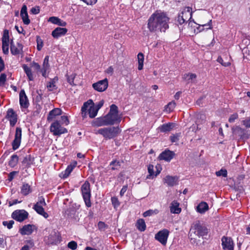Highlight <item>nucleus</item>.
Instances as JSON below:
<instances>
[{"instance_id":"f257e3e1","label":"nucleus","mask_w":250,"mask_h":250,"mask_svg":"<svg viewBox=\"0 0 250 250\" xmlns=\"http://www.w3.org/2000/svg\"><path fill=\"white\" fill-rule=\"evenodd\" d=\"M169 18L165 13L156 11L148 19L147 28L151 32L157 31L165 32L169 27Z\"/></svg>"},{"instance_id":"f03ea898","label":"nucleus","mask_w":250,"mask_h":250,"mask_svg":"<svg viewBox=\"0 0 250 250\" xmlns=\"http://www.w3.org/2000/svg\"><path fill=\"white\" fill-rule=\"evenodd\" d=\"M208 233V229L199 221L193 223L189 232V238L191 244H198L197 238L203 237Z\"/></svg>"},{"instance_id":"7ed1b4c3","label":"nucleus","mask_w":250,"mask_h":250,"mask_svg":"<svg viewBox=\"0 0 250 250\" xmlns=\"http://www.w3.org/2000/svg\"><path fill=\"white\" fill-rule=\"evenodd\" d=\"M98 111L94 107V104L91 99L84 103L81 108V114L83 119L87 117V113L90 118H93L97 115Z\"/></svg>"},{"instance_id":"20e7f679","label":"nucleus","mask_w":250,"mask_h":250,"mask_svg":"<svg viewBox=\"0 0 250 250\" xmlns=\"http://www.w3.org/2000/svg\"><path fill=\"white\" fill-rule=\"evenodd\" d=\"M120 130L118 127H108L100 128L97 130L95 134H99L103 136L106 139H111L117 136Z\"/></svg>"},{"instance_id":"39448f33","label":"nucleus","mask_w":250,"mask_h":250,"mask_svg":"<svg viewBox=\"0 0 250 250\" xmlns=\"http://www.w3.org/2000/svg\"><path fill=\"white\" fill-rule=\"evenodd\" d=\"M191 17L192 9L189 7H187L179 14L177 18V21L180 24H182L185 22L190 21Z\"/></svg>"},{"instance_id":"423d86ee","label":"nucleus","mask_w":250,"mask_h":250,"mask_svg":"<svg viewBox=\"0 0 250 250\" xmlns=\"http://www.w3.org/2000/svg\"><path fill=\"white\" fill-rule=\"evenodd\" d=\"M50 130L55 136H60L67 132V129L62 126L58 121H55L51 125Z\"/></svg>"},{"instance_id":"0eeeda50","label":"nucleus","mask_w":250,"mask_h":250,"mask_svg":"<svg viewBox=\"0 0 250 250\" xmlns=\"http://www.w3.org/2000/svg\"><path fill=\"white\" fill-rule=\"evenodd\" d=\"M169 232L167 229H163L155 234V238L163 245H166L168 237Z\"/></svg>"},{"instance_id":"6e6552de","label":"nucleus","mask_w":250,"mask_h":250,"mask_svg":"<svg viewBox=\"0 0 250 250\" xmlns=\"http://www.w3.org/2000/svg\"><path fill=\"white\" fill-rule=\"evenodd\" d=\"M28 212L24 210H17L14 211L12 214V217L19 222H22L27 218Z\"/></svg>"},{"instance_id":"1a4fd4ad","label":"nucleus","mask_w":250,"mask_h":250,"mask_svg":"<svg viewBox=\"0 0 250 250\" xmlns=\"http://www.w3.org/2000/svg\"><path fill=\"white\" fill-rule=\"evenodd\" d=\"M21 128L20 127H17L16 129L15 138L12 144V148L14 150L17 149L21 145Z\"/></svg>"},{"instance_id":"9d476101","label":"nucleus","mask_w":250,"mask_h":250,"mask_svg":"<svg viewBox=\"0 0 250 250\" xmlns=\"http://www.w3.org/2000/svg\"><path fill=\"white\" fill-rule=\"evenodd\" d=\"M94 89L99 92H103L108 87V81L107 79L99 81L92 85Z\"/></svg>"},{"instance_id":"9b49d317","label":"nucleus","mask_w":250,"mask_h":250,"mask_svg":"<svg viewBox=\"0 0 250 250\" xmlns=\"http://www.w3.org/2000/svg\"><path fill=\"white\" fill-rule=\"evenodd\" d=\"M108 125H113L116 123H119L121 121V117L119 115L113 113H108L104 116Z\"/></svg>"},{"instance_id":"f8f14e48","label":"nucleus","mask_w":250,"mask_h":250,"mask_svg":"<svg viewBox=\"0 0 250 250\" xmlns=\"http://www.w3.org/2000/svg\"><path fill=\"white\" fill-rule=\"evenodd\" d=\"M222 245L224 250H234V243L230 237L223 236L222 238Z\"/></svg>"},{"instance_id":"ddd939ff","label":"nucleus","mask_w":250,"mask_h":250,"mask_svg":"<svg viewBox=\"0 0 250 250\" xmlns=\"http://www.w3.org/2000/svg\"><path fill=\"white\" fill-rule=\"evenodd\" d=\"M6 118L9 121L10 125L14 126L17 122V114L12 108L7 111Z\"/></svg>"},{"instance_id":"4468645a","label":"nucleus","mask_w":250,"mask_h":250,"mask_svg":"<svg viewBox=\"0 0 250 250\" xmlns=\"http://www.w3.org/2000/svg\"><path fill=\"white\" fill-rule=\"evenodd\" d=\"M174 155L175 153L174 152L167 149L160 154L158 158L161 160L169 162L173 158Z\"/></svg>"},{"instance_id":"2eb2a0df","label":"nucleus","mask_w":250,"mask_h":250,"mask_svg":"<svg viewBox=\"0 0 250 250\" xmlns=\"http://www.w3.org/2000/svg\"><path fill=\"white\" fill-rule=\"evenodd\" d=\"M20 104L21 108H27L29 103L27 96L24 90H21L20 93Z\"/></svg>"},{"instance_id":"dca6fc26","label":"nucleus","mask_w":250,"mask_h":250,"mask_svg":"<svg viewBox=\"0 0 250 250\" xmlns=\"http://www.w3.org/2000/svg\"><path fill=\"white\" fill-rule=\"evenodd\" d=\"M165 183L169 187H173L178 184V177L177 176L167 175L164 178Z\"/></svg>"},{"instance_id":"f3484780","label":"nucleus","mask_w":250,"mask_h":250,"mask_svg":"<svg viewBox=\"0 0 250 250\" xmlns=\"http://www.w3.org/2000/svg\"><path fill=\"white\" fill-rule=\"evenodd\" d=\"M22 49V45L21 44L17 42L16 44L12 41L11 42L10 50L11 53L14 55L19 54Z\"/></svg>"},{"instance_id":"a211bd4d","label":"nucleus","mask_w":250,"mask_h":250,"mask_svg":"<svg viewBox=\"0 0 250 250\" xmlns=\"http://www.w3.org/2000/svg\"><path fill=\"white\" fill-rule=\"evenodd\" d=\"M21 16L24 24L28 25L30 22V20L28 18L27 12V7L23 5L21 9Z\"/></svg>"},{"instance_id":"6ab92c4d","label":"nucleus","mask_w":250,"mask_h":250,"mask_svg":"<svg viewBox=\"0 0 250 250\" xmlns=\"http://www.w3.org/2000/svg\"><path fill=\"white\" fill-rule=\"evenodd\" d=\"M67 32L65 28L57 27L52 32V35L54 38H58L64 35Z\"/></svg>"},{"instance_id":"aec40b11","label":"nucleus","mask_w":250,"mask_h":250,"mask_svg":"<svg viewBox=\"0 0 250 250\" xmlns=\"http://www.w3.org/2000/svg\"><path fill=\"white\" fill-rule=\"evenodd\" d=\"M92 125L94 126H101L108 125L105 116L98 118L92 122Z\"/></svg>"},{"instance_id":"412c9836","label":"nucleus","mask_w":250,"mask_h":250,"mask_svg":"<svg viewBox=\"0 0 250 250\" xmlns=\"http://www.w3.org/2000/svg\"><path fill=\"white\" fill-rule=\"evenodd\" d=\"M49 240L51 244H56L61 241V235L58 232L53 231L49 235Z\"/></svg>"},{"instance_id":"4be33fe9","label":"nucleus","mask_w":250,"mask_h":250,"mask_svg":"<svg viewBox=\"0 0 250 250\" xmlns=\"http://www.w3.org/2000/svg\"><path fill=\"white\" fill-rule=\"evenodd\" d=\"M76 164L77 163L75 162L73 164H70L69 166H68L66 169L61 173L60 177L63 179L68 177L70 173L74 169V168L76 167Z\"/></svg>"},{"instance_id":"5701e85b","label":"nucleus","mask_w":250,"mask_h":250,"mask_svg":"<svg viewBox=\"0 0 250 250\" xmlns=\"http://www.w3.org/2000/svg\"><path fill=\"white\" fill-rule=\"evenodd\" d=\"M58 80V77H55L54 78L51 79L50 81L47 83L46 87L48 91H54L57 90L58 87L56 85V83Z\"/></svg>"},{"instance_id":"b1692460","label":"nucleus","mask_w":250,"mask_h":250,"mask_svg":"<svg viewBox=\"0 0 250 250\" xmlns=\"http://www.w3.org/2000/svg\"><path fill=\"white\" fill-rule=\"evenodd\" d=\"M170 210L172 213L179 214L181 211V208H179V203L175 200L173 201L170 206Z\"/></svg>"},{"instance_id":"393cba45","label":"nucleus","mask_w":250,"mask_h":250,"mask_svg":"<svg viewBox=\"0 0 250 250\" xmlns=\"http://www.w3.org/2000/svg\"><path fill=\"white\" fill-rule=\"evenodd\" d=\"M35 226L31 225H24L20 230V233L22 235H30L33 231V228H34Z\"/></svg>"},{"instance_id":"a878e982","label":"nucleus","mask_w":250,"mask_h":250,"mask_svg":"<svg viewBox=\"0 0 250 250\" xmlns=\"http://www.w3.org/2000/svg\"><path fill=\"white\" fill-rule=\"evenodd\" d=\"M205 27L206 29H211L212 28V20H210L208 23L206 24H198V26L196 28V29L194 30V32L197 33L203 31L205 29Z\"/></svg>"},{"instance_id":"bb28decb","label":"nucleus","mask_w":250,"mask_h":250,"mask_svg":"<svg viewBox=\"0 0 250 250\" xmlns=\"http://www.w3.org/2000/svg\"><path fill=\"white\" fill-rule=\"evenodd\" d=\"M62 110L61 109L56 108L51 110L47 117V120L48 121L52 120L56 116L60 115L61 114Z\"/></svg>"},{"instance_id":"cd10ccee","label":"nucleus","mask_w":250,"mask_h":250,"mask_svg":"<svg viewBox=\"0 0 250 250\" xmlns=\"http://www.w3.org/2000/svg\"><path fill=\"white\" fill-rule=\"evenodd\" d=\"M174 125L173 123H168L163 125L159 127V130L162 132H167L171 130L174 127Z\"/></svg>"},{"instance_id":"c85d7f7f","label":"nucleus","mask_w":250,"mask_h":250,"mask_svg":"<svg viewBox=\"0 0 250 250\" xmlns=\"http://www.w3.org/2000/svg\"><path fill=\"white\" fill-rule=\"evenodd\" d=\"M33 159L31 157V155L28 154L26 155L23 158L21 163L25 167H29L33 163Z\"/></svg>"},{"instance_id":"c756f323","label":"nucleus","mask_w":250,"mask_h":250,"mask_svg":"<svg viewBox=\"0 0 250 250\" xmlns=\"http://www.w3.org/2000/svg\"><path fill=\"white\" fill-rule=\"evenodd\" d=\"M33 208L38 213L43 216L45 218H47L48 217V214L45 212L42 206L35 205Z\"/></svg>"},{"instance_id":"7c9ffc66","label":"nucleus","mask_w":250,"mask_h":250,"mask_svg":"<svg viewBox=\"0 0 250 250\" xmlns=\"http://www.w3.org/2000/svg\"><path fill=\"white\" fill-rule=\"evenodd\" d=\"M136 227L141 231H144L146 229V225L143 219H139L137 221Z\"/></svg>"},{"instance_id":"2f4dec72","label":"nucleus","mask_w":250,"mask_h":250,"mask_svg":"<svg viewBox=\"0 0 250 250\" xmlns=\"http://www.w3.org/2000/svg\"><path fill=\"white\" fill-rule=\"evenodd\" d=\"M49 67V57L47 56L45 57L44 59L42 64V68L41 70L42 75L43 76L45 77L46 71L48 69Z\"/></svg>"},{"instance_id":"473e14b6","label":"nucleus","mask_w":250,"mask_h":250,"mask_svg":"<svg viewBox=\"0 0 250 250\" xmlns=\"http://www.w3.org/2000/svg\"><path fill=\"white\" fill-rule=\"evenodd\" d=\"M31 191L32 189L31 187L27 184H23L21 187V192L22 195L24 196L27 195L28 194L31 193Z\"/></svg>"},{"instance_id":"72a5a7b5","label":"nucleus","mask_w":250,"mask_h":250,"mask_svg":"<svg viewBox=\"0 0 250 250\" xmlns=\"http://www.w3.org/2000/svg\"><path fill=\"white\" fill-rule=\"evenodd\" d=\"M208 209V206L206 202H201L197 207V212L203 213Z\"/></svg>"},{"instance_id":"f704fd0d","label":"nucleus","mask_w":250,"mask_h":250,"mask_svg":"<svg viewBox=\"0 0 250 250\" xmlns=\"http://www.w3.org/2000/svg\"><path fill=\"white\" fill-rule=\"evenodd\" d=\"M197 77V76L194 73H185L183 76V79L185 81L189 82L191 80V82H194L193 80H195Z\"/></svg>"},{"instance_id":"c9c22d12","label":"nucleus","mask_w":250,"mask_h":250,"mask_svg":"<svg viewBox=\"0 0 250 250\" xmlns=\"http://www.w3.org/2000/svg\"><path fill=\"white\" fill-rule=\"evenodd\" d=\"M23 68L27 76L28 77L29 80L33 81L34 80V77L31 68L25 64L23 65Z\"/></svg>"},{"instance_id":"e433bc0d","label":"nucleus","mask_w":250,"mask_h":250,"mask_svg":"<svg viewBox=\"0 0 250 250\" xmlns=\"http://www.w3.org/2000/svg\"><path fill=\"white\" fill-rule=\"evenodd\" d=\"M82 194L90 193V184L86 181L81 187Z\"/></svg>"},{"instance_id":"4c0bfd02","label":"nucleus","mask_w":250,"mask_h":250,"mask_svg":"<svg viewBox=\"0 0 250 250\" xmlns=\"http://www.w3.org/2000/svg\"><path fill=\"white\" fill-rule=\"evenodd\" d=\"M19 160V157L17 155L14 154L11 156L10 160L9 162V165L12 167H15L18 164Z\"/></svg>"},{"instance_id":"58836bf2","label":"nucleus","mask_w":250,"mask_h":250,"mask_svg":"<svg viewBox=\"0 0 250 250\" xmlns=\"http://www.w3.org/2000/svg\"><path fill=\"white\" fill-rule=\"evenodd\" d=\"M144 60V56L143 53H139L138 55V69L142 70L143 68V62Z\"/></svg>"},{"instance_id":"ea45409f","label":"nucleus","mask_w":250,"mask_h":250,"mask_svg":"<svg viewBox=\"0 0 250 250\" xmlns=\"http://www.w3.org/2000/svg\"><path fill=\"white\" fill-rule=\"evenodd\" d=\"M83 197L84 201L85 204L87 207H90L91 203L90 202L91 194L90 193L87 194H83Z\"/></svg>"},{"instance_id":"a19ab883","label":"nucleus","mask_w":250,"mask_h":250,"mask_svg":"<svg viewBox=\"0 0 250 250\" xmlns=\"http://www.w3.org/2000/svg\"><path fill=\"white\" fill-rule=\"evenodd\" d=\"M158 212L159 211L157 209L154 210L149 209L144 212L143 216L145 217L150 216L153 214H157L158 213Z\"/></svg>"},{"instance_id":"79ce46f5","label":"nucleus","mask_w":250,"mask_h":250,"mask_svg":"<svg viewBox=\"0 0 250 250\" xmlns=\"http://www.w3.org/2000/svg\"><path fill=\"white\" fill-rule=\"evenodd\" d=\"M9 41L8 31L5 30L2 38V44H9Z\"/></svg>"},{"instance_id":"37998d69","label":"nucleus","mask_w":250,"mask_h":250,"mask_svg":"<svg viewBox=\"0 0 250 250\" xmlns=\"http://www.w3.org/2000/svg\"><path fill=\"white\" fill-rule=\"evenodd\" d=\"M36 42L37 43V49L38 50L40 51L43 47V42L42 40L39 37H36Z\"/></svg>"},{"instance_id":"c03bdc74","label":"nucleus","mask_w":250,"mask_h":250,"mask_svg":"<svg viewBox=\"0 0 250 250\" xmlns=\"http://www.w3.org/2000/svg\"><path fill=\"white\" fill-rule=\"evenodd\" d=\"M153 166L152 165H149L148 166V172L149 173V175L146 176L147 179H151L153 178L154 177V171H153Z\"/></svg>"},{"instance_id":"a18cd8bd","label":"nucleus","mask_w":250,"mask_h":250,"mask_svg":"<svg viewBox=\"0 0 250 250\" xmlns=\"http://www.w3.org/2000/svg\"><path fill=\"white\" fill-rule=\"evenodd\" d=\"M181 136V133H178L175 134H173L170 137V140L172 143H177Z\"/></svg>"},{"instance_id":"49530a36","label":"nucleus","mask_w":250,"mask_h":250,"mask_svg":"<svg viewBox=\"0 0 250 250\" xmlns=\"http://www.w3.org/2000/svg\"><path fill=\"white\" fill-rule=\"evenodd\" d=\"M109 113H113L114 114H116L117 115H119L118 114V107L117 105L114 104H112L110 106V110Z\"/></svg>"},{"instance_id":"de8ad7c7","label":"nucleus","mask_w":250,"mask_h":250,"mask_svg":"<svg viewBox=\"0 0 250 250\" xmlns=\"http://www.w3.org/2000/svg\"><path fill=\"white\" fill-rule=\"evenodd\" d=\"M176 104L174 102H170L166 107V110L169 112L173 110L175 107Z\"/></svg>"},{"instance_id":"09e8293b","label":"nucleus","mask_w":250,"mask_h":250,"mask_svg":"<svg viewBox=\"0 0 250 250\" xmlns=\"http://www.w3.org/2000/svg\"><path fill=\"white\" fill-rule=\"evenodd\" d=\"M67 247L72 250H75L77 248V243L74 241H70L68 243Z\"/></svg>"},{"instance_id":"8fccbe9b","label":"nucleus","mask_w":250,"mask_h":250,"mask_svg":"<svg viewBox=\"0 0 250 250\" xmlns=\"http://www.w3.org/2000/svg\"><path fill=\"white\" fill-rule=\"evenodd\" d=\"M14 224V221L13 220H10L9 221H4L2 222L3 225L6 226L8 229H11L12 228Z\"/></svg>"},{"instance_id":"3c124183","label":"nucleus","mask_w":250,"mask_h":250,"mask_svg":"<svg viewBox=\"0 0 250 250\" xmlns=\"http://www.w3.org/2000/svg\"><path fill=\"white\" fill-rule=\"evenodd\" d=\"M216 175L217 176H222L224 177L227 176V171L226 169H221L216 172Z\"/></svg>"},{"instance_id":"603ef678","label":"nucleus","mask_w":250,"mask_h":250,"mask_svg":"<svg viewBox=\"0 0 250 250\" xmlns=\"http://www.w3.org/2000/svg\"><path fill=\"white\" fill-rule=\"evenodd\" d=\"M98 227L99 229L104 230L107 228V226L103 222H99L98 224Z\"/></svg>"},{"instance_id":"864d4df0","label":"nucleus","mask_w":250,"mask_h":250,"mask_svg":"<svg viewBox=\"0 0 250 250\" xmlns=\"http://www.w3.org/2000/svg\"><path fill=\"white\" fill-rule=\"evenodd\" d=\"M110 165L113 166L112 167V169L115 170L116 169H117L118 167L120 166V163L119 161H113L110 163Z\"/></svg>"},{"instance_id":"5fc2aeb1","label":"nucleus","mask_w":250,"mask_h":250,"mask_svg":"<svg viewBox=\"0 0 250 250\" xmlns=\"http://www.w3.org/2000/svg\"><path fill=\"white\" fill-rule=\"evenodd\" d=\"M111 202L112 205L114 206V207H118L120 205V203L119 202V200L117 197H113L111 198Z\"/></svg>"},{"instance_id":"6e6d98bb","label":"nucleus","mask_w":250,"mask_h":250,"mask_svg":"<svg viewBox=\"0 0 250 250\" xmlns=\"http://www.w3.org/2000/svg\"><path fill=\"white\" fill-rule=\"evenodd\" d=\"M217 61L224 66H228L230 64V63L229 62H224L223 59L221 57H219Z\"/></svg>"},{"instance_id":"4d7b16f0","label":"nucleus","mask_w":250,"mask_h":250,"mask_svg":"<svg viewBox=\"0 0 250 250\" xmlns=\"http://www.w3.org/2000/svg\"><path fill=\"white\" fill-rule=\"evenodd\" d=\"M35 205H38V206H45L46 203L45 202L44 199L42 197H40L39 198L38 201Z\"/></svg>"},{"instance_id":"13d9d810","label":"nucleus","mask_w":250,"mask_h":250,"mask_svg":"<svg viewBox=\"0 0 250 250\" xmlns=\"http://www.w3.org/2000/svg\"><path fill=\"white\" fill-rule=\"evenodd\" d=\"M61 123L62 124H64L65 125H68L69 124V120L68 117L65 116H62L61 117Z\"/></svg>"},{"instance_id":"bf43d9fd","label":"nucleus","mask_w":250,"mask_h":250,"mask_svg":"<svg viewBox=\"0 0 250 250\" xmlns=\"http://www.w3.org/2000/svg\"><path fill=\"white\" fill-rule=\"evenodd\" d=\"M2 48L3 53L7 54L9 52V44H2Z\"/></svg>"},{"instance_id":"052dcab7","label":"nucleus","mask_w":250,"mask_h":250,"mask_svg":"<svg viewBox=\"0 0 250 250\" xmlns=\"http://www.w3.org/2000/svg\"><path fill=\"white\" fill-rule=\"evenodd\" d=\"M238 118V115L237 113H234L231 115L229 119V123H233L235 120Z\"/></svg>"},{"instance_id":"680f3d73","label":"nucleus","mask_w":250,"mask_h":250,"mask_svg":"<svg viewBox=\"0 0 250 250\" xmlns=\"http://www.w3.org/2000/svg\"><path fill=\"white\" fill-rule=\"evenodd\" d=\"M6 75L5 74H1L0 76V85L4 84L6 81Z\"/></svg>"},{"instance_id":"e2e57ef3","label":"nucleus","mask_w":250,"mask_h":250,"mask_svg":"<svg viewBox=\"0 0 250 250\" xmlns=\"http://www.w3.org/2000/svg\"><path fill=\"white\" fill-rule=\"evenodd\" d=\"M242 123L247 128L250 127V117L247 118L246 120L242 121Z\"/></svg>"},{"instance_id":"0e129e2a","label":"nucleus","mask_w":250,"mask_h":250,"mask_svg":"<svg viewBox=\"0 0 250 250\" xmlns=\"http://www.w3.org/2000/svg\"><path fill=\"white\" fill-rule=\"evenodd\" d=\"M59 18L57 17H51L49 18L48 21L53 24H57Z\"/></svg>"},{"instance_id":"69168bd1","label":"nucleus","mask_w":250,"mask_h":250,"mask_svg":"<svg viewBox=\"0 0 250 250\" xmlns=\"http://www.w3.org/2000/svg\"><path fill=\"white\" fill-rule=\"evenodd\" d=\"M104 103V100H102L99 102L97 104L95 105H94V107L97 109L98 111L103 106Z\"/></svg>"},{"instance_id":"338daca9","label":"nucleus","mask_w":250,"mask_h":250,"mask_svg":"<svg viewBox=\"0 0 250 250\" xmlns=\"http://www.w3.org/2000/svg\"><path fill=\"white\" fill-rule=\"evenodd\" d=\"M30 11L33 14H37L40 12V8L39 7H32Z\"/></svg>"},{"instance_id":"774afa93","label":"nucleus","mask_w":250,"mask_h":250,"mask_svg":"<svg viewBox=\"0 0 250 250\" xmlns=\"http://www.w3.org/2000/svg\"><path fill=\"white\" fill-rule=\"evenodd\" d=\"M17 172L16 171H12L11 172H10L9 175H8V180L9 181H11L14 178V176L15 175V174L17 173Z\"/></svg>"}]
</instances>
